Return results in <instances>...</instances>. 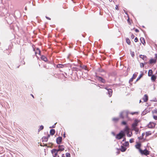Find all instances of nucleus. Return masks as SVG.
I'll return each mask as SVG.
<instances>
[{
  "label": "nucleus",
  "mask_w": 157,
  "mask_h": 157,
  "mask_svg": "<svg viewBox=\"0 0 157 157\" xmlns=\"http://www.w3.org/2000/svg\"><path fill=\"white\" fill-rule=\"evenodd\" d=\"M139 122V121L137 119H135L134 120V123L132 124V128L133 130L135 131H137V129L136 127L138 125V123Z\"/></svg>",
  "instance_id": "nucleus-1"
},
{
  "label": "nucleus",
  "mask_w": 157,
  "mask_h": 157,
  "mask_svg": "<svg viewBox=\"0 0 157 157\" xmlns=\"http://www.w3.org/2000/svg\"><path fill=\"white\" fill-rule=\"evenodd\" d=\"M128 112L127 111H124L121 113L120 114V117L121 118L124 119L126 118L128 120H129V118L128 117Z\"/></svg>",
  "instance_id": "nucleus-2"
},
{
  "label": "nucleus",
  "mask_w": 157,
  "mask_h": 157,
  "mask_svg": "<svg viewBox=\"0 0 157 157\" xmlns=\"http://www.w3.org/2000/svg\"><path fill=\"white\" fill-rule=\"evenodd\" d=\"M51 151L53 156L54 157H56L57 155V153L59 151H58L57 149H52Z\"/></svg>",
  "instance_id": "nucleus-3"
},
{
  "label": "nucleus",
  "mask_w": 157,
  "mask_h": 157,
  "mask_svg": "<svg viewBox=\"0 0 157 157\" xmlns=\"http://www.w3.org/2000/svg\"><path fill=\"white\" fill-rule=\"evenodd\" d=\"M124 135V133L122 132H120L116 136V138L118 139H121Z\"/></svg>",
  "instance_id": "nucleus-4"
},
{
  "label": "nucleus",
  "mask_w": 157,
  "mask_h": 157,
  "mask_svg": "<svg viewBox=\"0 0 157 157\" xmlns=\"http://www.w3.org/2000/svg\"><path fill=\"white\" fill-rule=\"evenodd\" d=\"M155 59H150V60L149 63L150 64H152L153 63H155L156 62V60H157V54H155Z\"/></svg>",
  "instance_id": "nucleus-5"
},
{
  "label": "nucleus",
  "mask_w": 157,
  "mask_h": 157,
  "mask_svg": "<svg viewBox=\"0 0 157 157\" xmlns=\"http://www.w3.org/2000/svg\"><path fill=\"white\" fill-rule=\"evenodd\" d=\"M140 151L142 154H143L146 155H147L149 154V152L147 150H142L140 149Z\"/></svg>",
  "instance_id": "nucleus-6"
},
{
  "label": "nucleus",
  "mask_w": 157,
  "mask_h": 157,
  "mask_svg": "<svg viewBox=\"0 0 157 157\" xmlns=\"http://www.w3.org/2000/svg\"><path fill=\"white\" fill-rule=\"evenodd\" d=\"M155 124L153 122H150L148 125V127L149 128H153L155 127Z\"/></svg>",
  "instance_id": "nucleus-7"
},
{
  "label": "nucleus",
  "mask_w": 157,
  "mask_h": 157,
  "mask_svg": "<svg viewBox=\"0 0 157 157\" xmlns=\"http://www.w3.org/2000/svg\"><path fill=\"white\" fill-rule=\"evenodd\" d=\"M58 151H62L64 150V146L63 145H59L58 146Z\"/></svg>",
  "instance_id": "nucleus-8"
},
{
  "label": "nucleus",
  "mask_w": 157,
  "mask_h": 157,
  "mask_svg": "<svg viewBox=\"0 0 157 157\" xmlns=\"http://www.w3.org/2000/svg\"><path fill=\"white\" fill-rule=\"evenodd\" d=\"M62 140V137H59L57 138L56 142L58 144H60Z\"/></svg>",
  "instance_id": "nucleus-9"
},
{
  "label": "nucleus",
  "mask_w": 157,
  "mask_h": 157,
  "mask_svg": "<svg viewBox=\"0 0 157 157\" xmlns=\"http://www.w3.org/2000/svg\"><path fill=\"white\" fill-rule=\"evenodd\" d=\"M139 57L140 58L142 59L143 60H147V57L146 56L142 55H141L139 56Z\"/></svg>",
  "instance_id": "nucleus-10"
},
{
  "label": "nucleus",
  "mask_w": 157,
  "mask_h": 157,
  "mask_svg": "<svg viewBox=\"0 0 157 157\" xmlns=\"http://www.w3.org/2000/svg\"><path fill=\"white\" fill-rule=\"evenodd\" d=\"M148 99V96L146 94H145L143 98V99L144 100V102H146L147 101Z\"/></svg>",
  "instance_id": "nucleus-11"
},
{
  "label": "nucleus",
  "mask_w": 157,
  "mask_h": 157,
  "mask_svg": "<svg viewBox=\"0 0 157 157\" xmlns=\"http://www.w3.org/2000/svg\"><path fill=\"white\" fill-rule=\"evenodd\" d=\"M108 91V94H109V97H110L112 94V90L111 89H107Z\"/></svg>",
  "instance_id": "nucleus-12"
},
{
  "label": "nucleus",
  "mask_w": 157,
  "mask_h": 157,
  "mask_svg": "<svg viewBox=\"0 0 157 157\" xmlns=\"http://www.w3.org/2000/svg\"><path fill=\"white\" fill-rule=\"evenodd\" d=\"M120 149L121 151L124 152L126 150V148L124 146H121Z\"/></svg>",
  "instance_id": "nucleus-13"
},
{
  "label": "nucleus",
  "mask_w": 157,
  "mask_h": 157,
  "mask_svg": "<svg viewBox=\"0 0 157 157\" xmlns=\"http://www.w3.org/2000/svg\"><path fill=\"white\" fill-rule=\"evenodd\" d=\"M141 74L136 79V81H138L144 75L143 73L142 72V71L140 72Z\"/></svg>",
  "instance_id": "nucleus-14"
},
{
  "label": "nucleus",
  "mask_w": 157,
  "mask_h": 157,
  "mask_svg": "<svg viewBox=\"0 0 157 157\" xmlns=\"http://www.w3.org/2000/svg\"><path fill=\"white\" fill-rule=\"evenodd\" d=\"M140 40L142 44H143L144 45L145 44V40L144 38L142 37L140 38Z\"/></svg>",
  "instance_id": "nucleus-15"
},
{
  "label": "nucleus",
  "mask_w": 157,
  "mask_h": 157,
  "mask_svg": "<svg viewBox=\"0 0 157 157\" xmlns=\"http://www.w3.org/2000/svg\"><path fill=\"white\" fill-rule=\"evenodd\" d=\"M55 130L54 129H52L50 130V134L52 135H53L55 133Z\"/></svg>",
  "instance_id": "nucleus-16"
},
{
  "label": "nucleus",
  "mask_w": 157,
  "mask_h": 157,
  "mask_svg": "<svg viewBox=\"0 0 157 157\" xmlns=\"http://www.w3.org/2000/svg\"><path fill=\"white\" fill-rule=\"evenodd\" d=\"M153 73L152 71L151 70H150L148 71V75L149 76H151L152 75Z\"/></svg>",
  "instance_id": "nucleus-17"
},
{
  "label": "nucleus",
  "mask_w": 157,
  "mask_h": 157,
  "mask_svg": "<svg viewBox=\"0 0 157 157\" xmlns=\"http://www.w3.org/2000/svg\"><path fill=\"white\" fill-rule=\"evenodd\" d=\"M41 59L44 61H47V58L44 56H42L41 57Z\"/></svg>",
  "instance_id": "nucleus-18"
},
{
  "label": "nucleus",
  "mask_w": 157,
  "mask_h": 157,
  "mask_svg": "<svg viewBox=\"0 0 157 157\" xmlns=\"http://www.w3.org/2000/svg\"><path fill=\"white\" fill-rule=\"evenodd\" d=\"M151 76V80L153 81H154L155 79H156V77L154 75H152Z\"/></svg>",
  "instance_id": "nucleus-19"
},
{
  "label": "nucleus",
  "mask_w": 157,
  "mask_h": 157,
  "mask_svg": "<svg viewBox=\"0 0 157 157\" xmlns=\"http://www.w3.org/2000/svg\"><path fill=\"white\" fill-rule=\"evenodd\" d=\"M129 128L127 126H126L124 128V131L125 132H126V133L128 132H129Z\"/></svg>",
  "instance_id": "nucleus-20"
},
{
  "label": "nucleus",
  "mask_w": 157,
  "mask_h": 157,
  "mask_svg": "<svg viewBox=\"0 0 157 157\" xmlns=\"http://www.w3.org/2000/svg\"><path fill=\"white\" fill-rule=\"evenodd\" d=\"M48 138L46 137H43L42 138V140L43 142H47L48 141Z\"/></svg>",
  "instance_id": "nucleus-21"
},
{
  "label": "nucleus",
  "mask_w": 157,
  "mask_h": 157,
  "mask_svg": "<svg viewBox=\"0 0 157 157\" xmlns=\"http://www.w3.org/2000/svg\"><path fill=\"white\" fill-rule=\"evenodd\" d=\"M40 50L38 48H37L35 52L36 54H38L40 55Z\"/></svg>",
  "instance_id": "nucleus-22"
},
{
  "label": "nucleus",
  "mask_w": 157,
  "mask_h": 157,
  "mask_svg": "<svg viewBox=\"0 0 157 157\" xmlns=\"http://www.w3.org/2000/svg\"><path fill=\"white\" fill-rule=\"evenodd\" d=\"M63 67V64H59L57 65V67L58 68H62Z\"/></svg>",
  "instance_id": "nucleus-23"
},
{
  "label": "nucleus",
  "mask_w": 157,
  "mask_h": 157,
  "mask_svg": "<svg viewBox=\"0 0 157 157\" xmlns=\"http://www.w3.org/2000/svg\"><path fill=\"white\" fill-rule=\"evenodd\" d=\"M99 80L101 81L103 83H105V80L101 77H99Z\"/></svg>",
  "instance_id": "nucleus-24"
},
{
  "label": "nucleus",
  "mask_w": 157,
  "mask_h": 157,
  "mask_svg": "<svg viewBox=\"0 0 157 157\" xmlns=\"http://www.w3.org/2000/svg\"><path fill=\"white\" fill-rule=\"evenodd\" d=\"M44 128V126L41 125L40 126L38 130V131L39 132L41 130H42Z\"/></svg>",
  "instance_id": "nucleus-25"
},
{
  "label": "nucleus",
  "mask_w": 157,
  "mask_h": 157,
  "mask_svg": "<svg viewBox=\"0 0 157 157\" xmlns=\"http://www.w3.org/2000/svg\"><path fill=\"white\" fill-rule=\"evenodd\" d=\"M136 147L137 148L139 149L140 150V144L139 143H138L136 145Z\"/></svg>",
  "instance_id": "nucleus-26"
},
{
  "label": "nucleus",
  "mask_w": 157,
  "mask_h": 157,
  "mask_svg": "<svg viewBox=\"0 0 157 157\" xmlns=\"http://www.w3.org/2000/svg\"><path fill=\"white\" fill-rule=\"evenodd\" d=\"M137 74H138V73H135L134 74L132 78H133L134 79L136 77L137 75Z\"/></svg>",
  "instance_id": "nucleus-27"
},
{
  "label": "nucleus",
  "mask_w": 157,
  "mask_h": 157,
  "mask_svg": "<svg viewBox=\"0 0 157 157\" xmlns=\"http://www.w3.org/2000/svg\"><path fill=\"white\" fill-rule=\"evenodd\" d=\"M126 41L127 43L128 44H130L131 43V42H130V40L128 38H126Z\"/></svg>",
  "instance_id": "nucleus-28"
},
{
  "label": "nucleus",
  "mask_w": 157,
  "mask_h": 157,
  "mask_svg": "<svg viewBox=\"0 0 157 157\" xmlns=\"http://www.w3.org/2000/svg\"><path fill=\"white\" fill-rule=\"evenodd\" d=\"M123 145L124 146H125V147H127L129 145V143L128 142H126L124 143Z\"/></svg>",
  "instance_id": "nucleus-29"
},
{
  "label": "nucleus",
  "mask_w": 157,
  "mask_h": 157,
  "mask_svg": "<svg viewBox=\"0 0 157 157\" xmlns=\"http://www.w3.org/2000/svg\"><path fill=\"white\" fill-rule=\"evenodd\" d=\"M127 133L128 136V137H131L132 135V133L131 132L130 133L129 132H128Z\"/></svg>",
  "instance_id": "nucleus-30"
},
{
  "label": "nucleus",
  "mask_w": 157,
  "mask_h": 157,
  "mask_svg": "<svg viewBox=\"0 0 157 157\" xmlns=\"http://www.w3.org/2000/svg\"><path fill=\"white\" fill-rule=\"evenodd\" d=\"M151 134V133L150 132H147L146 133V136H148L149 135H150Z\"/></svg>",
  "instance_id": "nucleus-31"
},
{
  "label": "nucleus",
  "mask_w": 157,
  "mask_h": 157,
  "mask_svg": "<svg viewBox=\"0 0 157 157\" xmlns=\"http://www.w3.org/2000/svg\"><path fill=\"white\" fill-rule=\"evenodd\" d=\"M66 157H71L70 154L69 153H66Z\"/></svg>",
  "instance_id": "nucleus-32"
},
{
  "label": "nucleus",
  "mask_w": 157,
  "mask_h": 157,
  "mask_svg": "<svg viewBox=\"0 0 157 157\" xmlns=\"http://www.w3.org/2000/svg\"><path fill=\"white\" fill-rule=\"evenodd\" d=\"M154 114H157V109H156L153 111Z\"/></svg>",
  "instance_id": "nucleus-33"
},
{
  "label": "nucleus",
  "mask_w": 157,
  "mask_h": 157,
  "mask_svg": "<svg viewBox=\"0 0 157 157\" xmlns=\"http://www.w3.org/2000/svg\"><path fill=\"white\" fill-rule=\"evenodd\" d=\"M144 65L143 63H140V66L141 67H144Z\"/></svg>",
  "instance_id": "nucleus-34"
},
{
  "label": "nucleus",
  "mask_w": 157,
  "mask_h": 157,
  "mask_svg": "<svg viewBox=\"0 0 157 157\" xmlns=\"http://www.w3.org/2000/svg\"><path fill=\"white\" fill-rule=\"evenodd\" d=\"M118 120V118H113V120L114 121H117Z\"/></svg>",
  "instance_id": "nucleus-35"
},
{
  "label": "nucleus",
  "mask_w": 157,
  "mask_h": 157,
  "mask_svg": "<svg viewBox=\"0 0 157 157\" xmlns=\"http://www.w3.org/2000/svg\"><path fill=\"white\" fill-rule=\"evenodd\" d=\"M137 113H138V112H131V113H130V114H131L132 115L135 114H137Z\"/></svg>",
  "instance_id": "nucleus-36"
},
{
  "label": "nucleus",
  "mask_w": 157,
  "mask_h": 157,
  "mask_svg": "<svg viewBox=\"0 0 157 157\" xmlns=\"http://www.w3.org/2000/svg\"><path fill=\"white\" fill-rule=\"evenodd\" d=\"M82 67V69H83L85 70H86V68H87V67L86 66H83L82 67Z\"/></svg>",
  "instance_id": "nucleus-37"
},
{
  "label": "nucleus",
  "mask_w": 157,
  "mask_h": 157,
  "mask_svg": "<svg viewBox=\"0 0 157 157\" xmlns=\"http://www.w3.org/2000/svg\"><path fill=\"white\" fill-rule=\"evenodd\" d=\"M56 123H55L54 125H53V126H52V127H50V128H54L55 127L56 124Z\"/></svg>",
  "instance_id": "nucleus-38"
},
{
  "label": "nucleus",
  "mask_w": 157,
  "mask_h": 157,
  "mask_svg": "<svg viewBox=\"0 0 157 157\" xmlns=\"http://www.w3.org/2000/svg\"><path fill=\"white\" fill-rule=\"evenodd\" d=\"M153 118L155 119V120H157V116H155V115H154L153 116Z\"/></svg>",
  "instance_id": "nucleus-39"
},
{
  "label": "nucleus",
  "mask_w": 157,
  "mask_h": 157,
  "mask_svg": "<svg viewBox=\"0 0 157 157\" xmlns=\"http://www.w3.org/2000/svg\"><path fill=\"white\" fill-rule=\"evenodd\" d=\"M122 124L124 125H126V122L124 121H123L122 122Z\"/></svg>",
  "instance_id": "nucleus-40"
},
{
  "label": "nucleus",
  "mask_w": 157,
  "mask_h": 157,
  "mask_svg": "<svg viewBox=\"0 0 157 157\" xmlns=\"http://www.w3.org/2000/svg\"><path fill=\"white\" fill-rule=\"evenodd\" d=\"M138 40V39H137V38L136 37L135 38V39H134V41L136 42H137V41Z\"/></svg>",
  "instance_id": "nucleus-41"
},
{
  "label": "nucleus",
  "mask_w": 157,
  "mask_h": 157,
  "mask_svg": "<svg viewBox=\"0 0 157 157\" xmlns=\"http://www.w3.org/2000/svg\"><path fill=\"white\" fill-rule=\"evenodd\" d=\"M133 79H134L132 78H131L129 80V82H132L133 81Z\"/></svg>",
  "instance_id": "nucleus-42"
},
{
  "label": "nucleus",
  "mask_w": 157,
  "mask_h": 157,
  "mask_svg": "<svg viewBox=\"0 0 157 157\" xmlns=\"http://www.w3.org/2000/svg\"><path fill=\"white\" fill-rule=\"evenodd\" d=\"M134 37V36L133 34H132L131 36V38L132 39H133Z\"/></svg>",
  "instance_id": "nucleus-43"
},
{
  "label": "nucleus",
  "mask_w": 157,
  "mask_h": 157,
  "mask_svg": "<svg viewBox=\"0 0 157 157\" xmlns=\"http://www.w3.org/2000/svg\"><path fill=\"white\" fill-rule=\"evenodd\" d=\"M131 55H132V56L133 57L134 56V52H132L131 53Z\"/></svg>",
  "instance_id": "nucleus-44"
},
{
  "label": "nucleus",
  "mask_w": 157,
  "mask_h": 157,
  "mask_svg": "<svg viewBox=\"0 0 157 157\" xmlns=\"http://www.w3.org/2000/svg\"><path fill=\"white\" fill-rule=\"evenodd\" d=\"M135 31L136 32H138L139 31V30L138 29H136L135 30Z\"/></svg>",
  "instance_id": "nucleus-45"
},
{
  "label": "nucleus",
  "mask_w": 157,
  "mask_h": 157,
  "mask_svg": "<svg viewBox=\"0 0 157 157\" xmlns=\"http://www.w3.org/2000/svg\"><path fill=\"white\" fill-rule=\"evenodd\" d=\"M46 18L47 19H48L49 20H51V18H50L49 17H47V16H46Z\"/></svg>",
  "instance_id": "nucleus-46"
},
{
  "label": "nucleus",
  "mask_w": 157,
  "mask_h": 157,
  "mask_svg": "<svg viewBox=\"0 0 157 157\" xmlns=\"http://www.w3.org/2000/svg\"><path fill=\"white\" fill-rule=\"evenodd\" d=\"M116 10H118V7L117 6H116V7H115Z\"/></svg>",
  "instance_id": "nucleus-47"
},
{
  "label": "nucleus",
  "mask_w": 157,
  "mask_h": 157,
  "mask_svg": "<svg viewBox=\"0 0 157 157\" xmlns=\"http://www.w3.org/2000/svg\"><path fill=\"white\" fill-rule=\"evenodd\" d=\"M112 134L113 135V136H115V134L114 132H112Z\"/></svg>",
  "instance_id": "nucleus-48"
},
{
  "label": "nucleus",
  "mask_w": 157,
  "mask_h": 157,
  "mask_svg": "<svg viewBox=\"0 0 157 157\" xmlns=\"http://www.w3.org/2000/svg\"><path fill=\"white\" fill-rule=\"evenodd\" d=\"M50 135H48V136L47 137H46L47 138H49L50 137Z\"/></svg>",
  "instance_id": "nucleus-49"
},
{
  "label": "nucleus",
  "mask_w": 157,
  "mask_h": 157,
  "mask_svg": "<svg viewBox=\"0 0 157 157\" xmlns=\"http://www.w3.org/2000/svg\"><path fill=\"white\" fill-rule=\"evenodd\" d=\"M143 114H146V113H145V112L144 111L143 112Z\"/></svg>",
  "instance_id": "nucleus-50"
},
{
  "label": "nucleus",
  "mask_w": 157,
  "mask_h": 157,
  "mask_svg": "<svg viewBox=\"0 0 157 157\" xmlns=\"http://www.w3.org/2000/svg\"><path fill=\"white\" fill-rule=\"evenodd\" d=\"M130 143H132V140H130Z\"/></svg>",
  "instance_id": "nucleus-51"
},
{
  "label": "nucleus",
  "mask_w": 157,
  "mask_h": 157,
  "mask_svg": "<svg viewBox=\"0 0 157 157\" xmlns=\"http://www.w3.org/2000/svg\"><path fill=\"white\" fill-rule=\"evenodd\" d=\"M63 137H65V134H64V135H63Z\"/></svg>",
  "instance_id": "nucleus-52"
},
{
  "label": "nucleus",
  "mask_w": 157,
  "mask_h": 157,
  "mask_svg": "<svg viewBox=\"0 0 157 157\" xmlns=\"http://www.w3.org/2000/svg\"><path fill=\"white\" fill-rule=\"evenodd\" d=\"M155 89V87L154 86V90Z\"/></svg>",
  "instance_id": "nucleus-53"
},
{
  "label": "nucleus",
  "mask_w": 157,
  "mask_h": 157,
  "mask_svg": "<svg viewBox=\"0 0 157 157\" xmlns=\"http://www.w3.org/2000/svg\"><path fill=\"white\" fill-rule=\"evenodd\" d=\"M141 102V100H140V102H140H140Z\"/></svg>",
  "instance_id": "nucleus-54"
},
{
  "label": "nucleus",
  "mask_w": 157,
  "mask_h": 157,
  "mask_svg": "<svg viewBox=\"0 0 157 157\" xmlns=\"http://www.w3.org/2000/svg\"><path fill=\"white\" fill-rule=\"evenodd\" d=\"M32 97H33V98L34 97L33 96L32 94Z\"/></svg>",
  "instance_id": "nucleus-55"
},
{
  "label": "nucleus",
  "mask_w": 157,
  "mask_h": 157,
  "mask_svg": "<svg viewBox=\"0 0 157 157\" xmlns=\"http://www.w3.org/2000/svg\"><path fill=\"white\" fill-rule=\"evenodd\" d=\"M62 157H65V156H62Z\"/></svg>",
  "instance_id": "nucleus-56"
}]
</instances>
